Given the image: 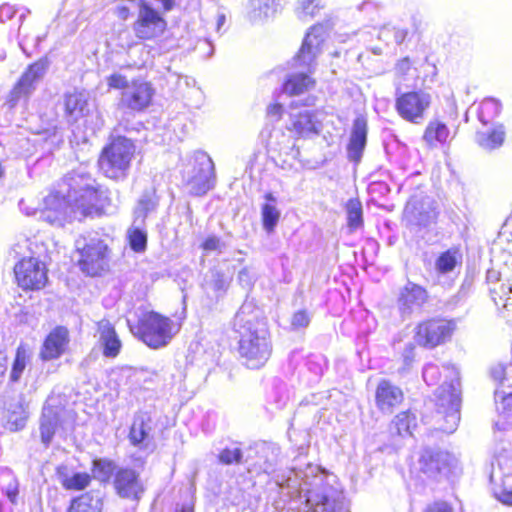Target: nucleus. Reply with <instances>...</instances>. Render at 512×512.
Returning a JSON list of instances; mask_svg holds the SVG:
<instances>
[{
    "mask_svg": "<svg viewBox=\"0 0 512 512\" xmlns=\"http://www.w3.org/2000/svg\"><path fill=\"white\" fill-rule=\"evenodd\" d=\"M452 382L447 386L443 384L436 390L438 414L444 416L445 424L440 429L445 433H453L460 421L461 392L459 371L446 367Z\"/></svg>",
    "mask_w": 512,
    "mask_h": 512,
    "instance_id": "1a4fd4ad",
    "label": "nucleus"
},
{
    "mask_svg": "<svg viewBox=\"0 0 512 512\" xmlns=\"http://www.w3.org/2000/svg\"><path fill=\"white\" fill-rule=\"evenodd\" d=\"M30 357L31 353L29 348L24 344H20L17 347L15 359L10 372V380L12 382H17L20 380L27 363L30 361Z\"/></svg>",
    "mask_w": 512,
    "mask_h": 512,
    "instance_id": "ea45409f",
    "label": "nucleus"
},
{
    "mask_svg": "<svg viewBox=\"0 0 512 512\" xmlns=\"http://www.w3.org/2000/svg\"><path fill=\"white\" fill-rule=\"evenodd\" d=\"M504 130L501 126L497 127L490 133L478 132L476 134V142L485 149H495L500 147L504 142Z\"/></svg>",
    "mask_w": 512,
    "mask_h": 512,
    "instance_id": "a19ab883",
    "label": "nucleus"
},
{
    "mask_svg": "<svg viewBox=\"0 0 512 512\" xmlns=\"http://www.w3.org/2000/svg\"><path fill=\"white\" fill-rule=\"evenodd\" d=\"M67 197L72 204L76 219L99 216L110 203L108 192L103 189L85 168H78L63 180Z\"/></svg>",
    "mask_w": 512,
    "mask_h": 512,
    "instance_id": "20e7f679",
    "label": "nucleus"
},
{
    "mask_svg": "<svg viewBox=\"0 0 512 512\" xmlns=\"http://www.w3.org/2000/svg\"><path fill=\"white\" fill-rule=\"evenodd\" d=\"M151 431L150 418L143 414H136L129 432V440L132 445H145Z\"/></svg>",
    "mask_w": 512,
    "mask_h": 512,
    "instance_id": "473e14b6",
    "label": "nucleus"
},
{
    "mask_svg": "<svg viewBox=\"0 0 512 512\" xmlns=\"http://www.w3.org/2000/svg\"><path fill=\"white\" fill-rule=\"evenodd\" d=\"M265 199L269 203H265L261 207L262 225L267 233H272L278 224L281 212L276 207V198L272 193H267Z\"/></svg>",
    "mask_w": 512,
    "mask_h": 512,
    "instance_id": "f704fd0d",
    "label": "nucleus"
},
{
    "mask_svg": "<svg viewBox=\"0 0 512 512\" xmlns=\"http://www.w3.org/2000/svg\"><path fill=\"white\" fill-rule=\"evenodd\" d=\"M506 367L503 365H497L492 368L491 375L494 380L498 381L500 384L504 385L507 382L506 378Z\"/></svg>",
    "mask_w": 512,
    "mask_h": 512,
    "instance_id": "052dcab7",
    "label": "nucleus"
},
{
    "mask_svg": "<svg viewBox=\"0 0 512 512\" xmlns=\"http://www.w3.org/2000/svg\"><path fill=\"white\" fill-rule=\"evenodd\" d=\"M69 331L64 326L55 327L45 338L40 349L39 357L43 361L60 358L69 344Z\"/></svg>",
    "mask_w": 512,
    "mask_h": 512,
    "instance_id": "4be33fe9",
    "label": "nucleus"
},
{
    "mask_svg": "<svg viewBox=\"0 0 512 512\" xmlns=\"http://www.w3.org/2000/svg\"><path fill=\"white\" fill-rule=\"evenodd\" d=\"M316 100V96L308 94L303 99H293L288 105L289 125L287 128L298 137L309 138L318 135L321 131L320 112L313 109Z\"/></svg>",
    "mask_w": 512,
    "mask_h": 512,
    "instance_id": "6e6552de",
    "label": "nucleus"
},
{
    "mask_svg": "<svg viewBox=\"0 0 512 512\" xmlns=\"http://www.w3.org/2000/svg\"><path fill=\"white\" fill-rule=\"evenodd\" d=\"M347 215V226L351 232L363 226V209L359 199H349L345 205Z\"/></svg>",
    "mask_w": 512,
    "mask_h": 512,
    "instance_id": "e433bc0d",
    "label": "nucleus"
},
{
    "mask_svg": "<svg viewBox=\"0 0 512 512\" xmlns=\"http://www.w3.org/2000/svg\"><path fill=\"white\" fill-rule=\"evenodd\" d=\"M115 471V464L108 459H96L93 461L94 476L102 481L108 480Z\"/></svg>",
    "mask_w": 512,
    "mask_h": 512,
    "instance_id": "09e8293b",
    "label": "nucleus"
},
{
    "mask_svg": "<svg viewBox=\"0 0 512 512\" xmlns=\"http://www.w3.org/2000/svg\"><path fill=\"white\" fill-rule=\"evenodd\" d=\"M17 10L10 4H3L0 6V22H6L12 19Z\"/></svg>",
    "mask_w": 512,
    "mask_h": 512,
    "instance_id": "bf43d9fd",
    "label": "nucleus"
},
{
    "mask_svg": "<svg viewBox=\"0 0 512 512\" xmlns=\"http://www.w3.org/2000/svg\"><path fill=\"white\" fill-rule=\"evenodd\" d=\"M429 300L428 291L419 284L412 281L399 289L397 295V308L402 318H409L415 313L422 311V308Z\"/></svg>",
    "mask_w": 512,
    "mask_h": 512,
    "instance_id": "aec40b11",
    "label": "nucleus"
},
{
    "mask_svg": "<svg viewBox=\"0 0 512 512\" xmlns=\"http://www.w3.org/2000/svg\"><path fill=\"white\" fill-rule=\"evenodd\" d=\"M310 323V316L305 310L295 312L291 319L293 329L306 328Z\"/></svg>",
    "mask_w": 512,
    "mask_h": 512,
    "instance_id": "6e6d98bb",
    "label": "nucleus"
},
{
    "mask_svg": "<svg viewBox=\"0 0 512 512\" xmlns=\"http://www.w3.org/2000/svg\"><path fill=\"white\" fill-rule=\"evenodd\" d=\"M243 452L238 443H232L223 448L218 454V460L224 465L239 464L242 460Z\"/></svg>",
    "mask_w": 512,
    "mask_h": 512,
    "instance_id": "49530a36",
    "label": "nucleus"
},
{
    "mask_svg": "<svg viewBox=\"0 0 512 512\" xmlns=\"http://www.w3.org/2000/svg\"><path fill=\"white\" fill-rule=\"evenodd\" d=\"M416 207L412 205L411 203H408V205L405 208V213L407 215L411 214L413 218L415 219L416 224L421 226H426L430 221L434 218L435 214L433 211H428L425 213L419 212L416 213Z\"/></svg>",
    "mask_w": 512,
    "mask_h": 512,
    "instance_id": "3c124183",
    "label": "nucleus"
},
{
    "mask_svg": "<svg viewBox=\"0 0 512 512\" xmlns=\"http://www.w3.org/2000/svg\"><path fill=\"white\" fill-rule=\"evenodd\" d=\"M496 399L501 397V401L497 406L498 411L505 417H512V393L502 395L499 390L495 391Z\"/></svg>",
    "mask_w": 512,
    "mask_h": 512,
    "instance_id": "603ef678",
    "label": "nucleus"
},
{
    "mask_svg": "<svg viewBox=\"0 0 512 512\" xmlns=\"http://www.w3.org/2000/svg\"><path fill=\"white\" fill-rule=\"evenodd\" d=\"M456 328L452 320L432 318L420 322L415 328L414 340L425 348H435L450 340Z\"/></svg>",
    "mask_w": 512,
    "mask_h": 512,
    "instance_id": "dca6fc26",
    "label": "nucleus"
},
{
    "mask_svg": "<svg viewBox=\"0 0 512 512\" xmlns=\"http://www.w3.org/2000/svg\"><path fill=\"white\" fill-rule=\"evenodd\" d=\"M114 487L120 497L133 501H139L145 492L139 473L128 467L119 468L115 472Z\"/></svg>",
    "mask_w": 512,
    "mask_h": 512,
    "instance_id": "412c9836",
    "label": "nucleus"
},
{
    "mask_svg": "<svg viewBox=\"0 0 512 512\" xmlns=\"http://www.w3.org/2000/svg\"><path fill=\"white\" fill-rule=\"evenodd\" d=\"M375 400L381 412L391 413L403 401V392L391 382L382 380L377 386Z\"/></svg>",
    "mask_w": 512,
    "mask_h": 512,
    "instance_id": "393cba45",
    "label": "nucleus"
},
{
    "mask_svg": "<svg viewBox=\"0 0 512 512\" xmlns=\"http://www.w3.org/2000/svg\"><path fill=\"white\" fill-rule=\"evenodd\" d=\"M423 512H453V507L446 501L438 500L428 504Z\"/></svg>",
    "mask_w": 512,
    "mask_h": 512,
    "instance_id": "4d7b16f0",
    "label": "nucleus"
},
{
    "mask_svg": "<svg viewBox=\"0 0 512 512\" xmlns=\"http://www.w3.org/2000/svg\"><path fill=\"white\" fill-rule=\"evenodd\" d=\"M238 282L246 289H250L256 281V273L251 267H243L238 273Z\"/></svg>",
    "mask_w": 512,
    "mask_h": 512,
    "instance_id": "864d4df0",
    "label": "nucleus"
},
{
    "mask_svg": "<svg viewBox=\"0 0 512 512\" xmlns=\"http://www.w3.org/2000/svg\"><path fill=\"white\" fill-rule=\"evenodd\" d=\"M32 253L29 257L22 258L14 267L18 285L24 290H40L45 287L48 276L45 262L41 259L37 242H29Z\"/></svg>",
    "mask_w": 512,
    "mask_h": 512,
    "instance_id": "9b49d317",
    "label": "nucleus"
},
{
    "mask_svg": "<svg viewBox=\"0 0 512 512\" xmlns=\"http://www.w3.org/2000/svg\"><path fill=\"white\" fill-rule=\"evenodd\" d=\"M190 165L191 169L184 175L189 192L195 196H202L215 185L214 162L206 152L196 151L191 157Z\"/></svg>",
    "mask_w": 512,
    "mask_h": 512,
    "instance_id": "f8f14e48",
    "label": "nucleus"
},
{
    "mask_svg": "<svg viewBox=\"0 0 512 512\" xmlns=\"http://www.w3.org/2000/svg\"><path fill=\"white\" fill-rule=\"evenodd\" d=\"M0 490L11 503H16L18 496V481L8 468H0Z\"/></svg>",
    "mask_w": 512,
    "mask_h": 512,
    "instance_id": "58836bf2",
    "label": "nucleus"
},
{
    "mask_svg": "<svg viewBox=\"0 0 512 512\" xmlns=\"http://www.w3.org/2000/svg\"><path fill=\"white\" fill-rule=\"evenodd\" d=\"M26 424V416L20 415L15 420H12V417L8 419V425L11 430H19L22 429Z\"/></svg>",
    "mask_w": 512,
    "mask_h": 512,
    "instance_id": "e2e57ef3",
    "label": "nucleus"
},
{
    "mask_svg": "<svg viewBox=\"0 0 512 512\" xmlns=\"http://www.w3.org/2000/svg\"><path fill=\"white\" fill-rule=\"evenodd\" d=\"M110 88L121 89L119 105L134 112L145 110L152 102L155 90L153 86L143 79L127 78L119 73H114L107 78Z\"/></svg>",
    "mask_w": 512,
    "mask_h": 512,
    "instance_id": "0eeeda50",
    "label": "nucleus"
},
{
    "mask_svg": "<svg viewBox=\"0 0 512 512\" xmlns=\"http://www.w3.org/2000/svg\"><path fill=\"white\" fill-rule=\"evenodd\" d=\"M418 463L420 471L435 481L448 479L459 472V460L447 451L424 449Z\"/></svg>",
    "mask_w": 512,
    "mask_h": 512,
    "instance_id": "ddd939ff",
    "label": "nucleus"
},
{
    "mask_svg": "<svg viewBox=\"0 0 512 512\" xmlns=\"http://www.w3.org/2000/svg\"><path fill=\"white\" fill-rule=\"evenodd\" d=\"M233 330L239 336L238 350L250 369L265 365L272 353V343L262 311L252 300H245L235 314Z\"/></svg>",
    "mask_w": 512,
    "mask_h": 512,
    "instance_id": "f03ea898",
    "label": "nucleus"
},
{
    "mask_svg": "<svg viewBox=\"0 0 512 512\" xmlns=\"http://www.w3.org/2000/svg\"><path fill=\"white\" fill-rule=\"evenodd\" d=\"M102 497L99 492H86L72 499L67 512H101Z\"/></svg>",
    "mask_w": 512,
    "mask_h": 512,
    "instance_id": "c85d7f7f",
    "label": "nucleus"
},
{
    "mask_svg": "<svg viewBox=\"0 0 512 512\" xmlns=\"http://www.w3.org/2000/svg\"><path fill=\"white\" fill-rule=\"evenodd\" d=\"M275 12V0H250L247 7V16L253 23L262 22L272 17Z\"/></svg>",
    "mask_w": 512,
    "mask_h": 512,
    "instance_id": "2f4dec72",
    "label": "nucleus"
},
{
    "mask_svg": "<svg viewBox=\"0 0 512 512\" xmlns=\"http://www.w3.org/2000/svg\"><path fill=\"white\" fill-rule=\"evenodd\" d=\"M262 453L266 457L263 471L272 476L275 485L286 490L291 498H306L305 512H349L342 491L327 483L326 475L318 466L307 464L304 470L290 468L277 470L280 449L274 444L264 445Z\"/></svg>",
    "mask_w": 512,
    "mask_h": 512,
    "instance_id": "f257e3e1",
    "label": "nucleus"
},
{
    "mask_svg": "<svg viewBox=\"0 0 512 512\" xmlns=\"http://www.w3.org/2000/svg\"><path fill=\"white\" fill-rule=\"evenodd\" d=\"M38 24H20L18 29L19 46L23 53L31 56L38 50L40 42L46 37V32L39 33Z\"/></svg>",
    "mask_w": 512,
    "mask_h": 512,
    "instance_id": "bb28decb",
    "label": "nucleus"
},
{
    "mask_svg": "<svg viewBox=\"0 0 512 512\" xmlns=\"http://www.w3.org/2000/svg\"><path fill=\"white\" fill-rule=\"evenodd\" d=\"M417 426L416 416L410 411H403L397 414L389 425L391 434L398 436H410Z\"/></svg>",
    "mask_w": 512,
    "mask_h": 512,
    "instance_id": "72a5a7b5",
    "label": "nucleus"
},
{
    "mask_svg": "<svg viewBox=\"0 0 512 512\" xmlns=\"http://www.w3.org/2000/svg\"><path fill=\"white\" fill-rule=\"evenodd\" d=\"M167 22L161 13L146 1L139 3L137 18L132 25L135 36L140 40H154L166 30Z\"/></svg>",
    "mask_w": 512,
    "mask_h": 512,
    "instance_id": "6ab92c4d",
    "label": "nucleus"
},
{
    "mask_svg": "<svg viewBox=\"0 0 512 512\" xmlns=\"http://www.w3.org/2000/svg\"><path fill=\"white\" fill-rule=\"evenodd\" d=\"M39 218L54 226H63L66 222L76 219L67 197V186L62 184L59 191L51 192L44 198Z\"/></svg>",
    "mask_w": 512,
    "mask_h": 512,
    "instance_id": "2eb2a0df",
    "label": "nucleus"
},
{
    "mask_svg": "<svg viewBox=\"0 0 512 512\" xmlns=\"http://www.w3.org/2000/svg\"><path fill=\"white\" fill-rule=\"evenodd\" d=\"M135 150L130 139L123 136L112 138L98 160L101 172L110 179H124L128 175Z\"/></svg>",
    "mask_w": 512,
    "mask_h": 512,
    "instance_id": "423d86ee",
    "label": "nucleus"
},
{
    "mask_svg": "<svg viewBox=\"0 0 512 512\" xmlns=\"http://www.w3.org/2000/svg\"><path fill=\"white\" fill-rule=\"evenodd\" d=\"M327 37L326 27L313 25L306 33L302 46L294 57V65L306 71L287 75L281 86V93L290 97H300L315 88V80L309 74L315 67V60L322 52V45Z\"/></svg>",
    "mask_w": 512,
    "mask_h": 512,
    "instance_id": "7ed1b4c3",
    "label": "nucleus"
},
{
    "mask_svg": "<svg viewBox=\"0 0 512 512\" xmlns=\"http://www.w3.org/2000/svg\"><path fill=\"white\" fill-rule=\"evenodd\" d=\"M57 474L61 485L66 490L80 491L91 482V476L86 472L69 473L66 467H58Z\"/></svg>",
    "mask_w": 512,
    "mask_h": 512,
    "instance_id": "7c9ffc66",
    "label": "nucleus"
},
{
    "mask_svg": "<svg viewBox=\"0 0 512 512\" xmlns=\"http://www.w3.org/2000/svg\"><path fill=\"white\" fill-rule=\"evenodd\" d=\"M267 113L271 117H275L278 120L283 113V106L280 103L270 104L267 108Z\"/></svg>",
    "mask_w": 512,
    "mask_h": 512,
    "instance_id": "0e129e2a",
    "label": "nucleus"
},
{
    "mask_svg": "<svg viewBox=\"0 0 512 512\" xmlns=\"http://www.w3.org/2000/svg\"><path fill=\"white\" fill-rule=\"evenodd\" d=\"M87 96L84 92L73 91L64 95L63 106L69 121L75 122L85 115L87 110Z\"/></svg>",
    "mask_w": 512,
    "mask_h": 512,
    "instance_id": "cd10ccee",
    "label": "nucleus"
},
{
    "mask_svg": "<svg viewBox=\"0 0 512 512\" xmlns=\"http://www.w3.org/2000/svg\"><path fill=\"white\" fill-rule=\"evenodd\" d=\"M368 189L371 194H377L380 196H384L390 192L388 184L383 181H372L369 184Z\"/></svg>",
    "mask_w": 512,
    "mask_h": 512,
    "instance_id": "13d9d810",
    "label": "nucleus"
},
{
    "mask_svg": "<svg viewBox=\"0 0 512 512\" xmlns=\"http://www.w3.org/2000/svg\"><path fill=\"white\" fill-rule=\"evenodd\" d=\"M50 66L48 57H42L27 66L6 98V104L14 108L20 104L26 105L43 80Z\"/></svg>",
    "mask_w": 512,
    "mask_h": 512,
    "instance_id": "9d476101",
    "label": "nucleus"
},
{
    "mask_svg": "<svg viewBox=\"0 0 512 512\" xmlns=\"http://www.w3.org/2000/svg\"><path fill=\"white\" fill-rule=\"evenodd\" d=\"M501 104L494 98L484 99L477 108L478 120L483 125L491 123L500 113Z\"/></svg>",
    "mask_w": 512,
    "mask_h": 512,
    "instance_id": "4c0bfd02",
    "label": "nucleus"
},
{
    "mask_svg": "<svg viewBox=\"0 0 512 512\" xmlns=\"http://www.w3.org/2000/svg\"><path fill=\"white\" fill-rule=\"evenodd\" d=\"M449 136L450 130L447 125L438 119H434L426 126L422 139L429 147H437L445 144Z\"/></svg>",
    "mask_w": 512,
    "mask_h": 512,
    "instance_id": "c756f323",
    "label": "nucleus"
},
{
    "mask_svg": "<svg viewBox=\"0 0 512 512\" xmlns=\"http://www.w3.org/2000/svg\"><path fill=\"white\" fill-rule=\"evenodd\" d=\"M76 247L81 255L79 266L84 273L89 276H97L106 269L109 248L104 240L91 238L85 242V239H77Z\"/></svg>",
    "mask_w": 512,
    "mask_h": 512,
    "instance_id": "4468645a",
    "label": "nucleus"
},
{
    "mask_svg": "<svg viewBox=\"0 0 512 512\" xmlns=\"http://www.w3.org/2000/svg\"><path fill=\"white\" fill-rule=\"evenodd\" d=\"M228 282L223 278L222 275L217 274L216 279L213 282V288L217 291H225L228 288Z\"/></svg>",
    "mask_w": 512,
    "mask_h": 512,
    "instance_id": "338daca9",
    "label": "nucleus"
},
{
    "mask_svg": "<svg viewBox=\"0 0 512 512\" xmlns=\"http://www.w3.org/2000/svg\"><path fill=\"white\" fill-rule=\"evenodd\" d=\"M414 344L408 343L405 346L404 352H403V359L405 365H410V363L413 361L414 358Z\"/></svg>",
    "mask_w": 512,
    "mask_h": 512,
    "instance_id": "69168bd1",
    "label": "nucleus"
},
{
    "mask_svg": "<svg viewBox=\"0 0 512 512\" xmlns=\"http://www.w3.org/2000/svg\"><path fill=\"white\" fill-rule=\"evenodd\" d=\"M97 330L103 355L107 358L117 357L121 351L122 343L114 326L109 320L102 319L97 323Z\"/></svg>",
    "mask_w": 512,
    "mask_h": 512,
    "instance_id": "a878e982",
    "label": "nucleus"
},
{
    "mask_svg": "<svg viewBox=\"0 0 512 512\" xmlns=\"http://www.w3.org/2000/svg\"><path fill=\"white\" fill-rule=\"evenodd\" d=\"M411 66H412V64H411L410 59L407 57L403 58L397 62L396 66H395V72L399 76H405L410 71Z\"/></svg>",
    "mask_w": 512,
    "mask_h": 512,
    "instance_id": "680f3d73",
    "label": "nucleus"
},
{
    "mask_svg": "<svg viewBox=\"0 0 512 512\" xmlns=\"http://www.w3.org/2000/svg\"><path fill=\"white\" fill-rule=\"evenodd\" d=\"M129 245L134 252L141 253L147 247V233L140 226L132 227L127 232Z\"/></svg>",
    "mask_w": 512,
    "mask_h": 512,
    "instance_id": "a18cd8bd",
    "label": "nucleus"
},
{
    "mask_svg": "<svg viewBox=\"0 0 512 512\" xmlns=\"http://www.w3.org/2000/svg\"><path fill=\"white\" fill-rule=\"evenodd\" d=\"M115 14L118 16V18L122 19V20H126L128 19L129 15H130V10L128 7L126 6H117L116 9H115Z\"/></svg>",
    "mask_w": 512,
    "mask_h": 512,
    "instance_id": "774afa93",
    "label": "nucleus"
},
{
    "mask_svg": "<svg viewBox=\"0 0 512 512\" xmlns=\"http://www.w3.org/2000/svg\"><path fill=\"white\" fill-rule=\"evenodd\" d=\"M325 6L323 0H299L296 7L297 17L302 21L314 18Z\"/></svg>",
    "mask_w": 512,
    "mask_h": 512,
    "instance_id": "79ce46f5",
    "label": "nucleus"
},
{
    "mask_svg": "<svg viewBox=\"0 0 512 512\" xmlns=\"http://www.w3.org/2000/svg\"><path fill=\"white\" fill-rule=\"evenodd\" d=\"M432 103V97L423 90L399 93L395 99V109L399 116L413 124H421Z\"/></svg>",
    "mask_w": 512,
    "mask_h": 512,
    "instance_id": "f3484780",
    "label": "nucleus"
},
{
    "mask_svg": "<svg viewBox=\"0 0 512 512\" xmlns=\"http://www.w3.org/2000/svg\"><path fill=\"white\" fill-rule=\"evenodd\" d=\"M290 399L288 389L284 383H276L269 394V403L274 404L277 409H282L286 406Z\"/></svg>",
    "mask_w": 512,
    "mask_h": 512,
    "instance_id": "de8ad7c7",
    "label": "nucleus"
},
{
    "mask_svg": "<svg viewBox=\"0 0 512 512\" xmlns=\"http://www.w3.org/2000/svg\"><path fill=\"white\" fill-rule=\"evenodd\" d=\"M157 206V202L154 199L153 194L144 193L138 201V204L134 210V224H143L148 213L154 211Z\"/></svg>",
    "mask_w": 512,
    "mask_h": 512,
    "instance_id": "37998d69",
    "label": "nucleus"
},
{
    "mask_svg": "<svg viewBox=\"0 0 512 512\" xmlns=\"http://www.w3.org/2000/svg\"><path fill=\"white\" fill-rule=\"evenodd\" d=\"M180 327V323L152 311L144 314L131 331L148 347L160 349L171 342Z\"/></svg>",
    "mask_w": 512,
    "mask_h": 512,
    "instance_id": "39448f33",
    "label": "nucleus"
},
{
    "mask_svg": "<svg viewBox=\"0 0 512 512\" xmlns=\"http://www.w3.org/2000/svg\"><path fill=\"white\" fill-rule=\"evenodd\" d=\"M305 366L312 373L313 380L317 381L326 367V359L323 355H311L307 358Z\"/></svg>",
    "mask_w": 512,
    "mask_h": 512,
    "instance_id": "8fccbe9b",
    "label": "nucleus"
},
{
    "mask_svg": "<svg viewBox=\"0 0 512 512\" xmlns=\"http://www.w3.org/2000/svg\"><path fill=\"white\" fill-rule=\"evenodd\" d=\"M446 367L454 368L458 371V369L453 365H443L442 367H439L436 364L429 363L425 365L423 368V379L428 385H435L437 384L441 377H444L443 382L440 384L439 387H441L443 384H446V387L452 382L451 377L449 376V373L445 371Z\"/></svg>",
    "mask_w": 512,
    "mask_h": 512,
    "instance_id": "c9c22d12",
    "label": "nucleus"
},
{
    "mask_svg": "<svg viewBox=\"0 0 512 512\" xmlns=\"http://www.w3.org/2000/svg\"><path fill=\"white\" fill-rule=\"evenodd\" d=\"M461 255L457 249L443 252L436 260V269L442 274L451 272L460 261Z\"/></svg>",
    "mask_w": 512,
    "mask_h": 512,
    "instance_id": "c03bdc74",
    "label": "nucleus"
},
{
    "mask_svg": "<svg viewBox=\"0 0 512 512\" xmlns=\"http://www.w3.org/2000/svg\"><path fill=\"white\" fill-rule=\"evenodd\" d=\"M61 408L54 406L50 400L43 407L39 421V431L42 444L47 448L59 427Z\"/></svg>",
    "mask_w": 512,
    "mask_h": 512,
    "instance_id": "b1692460",
    "label": "nucleus"
},
{
    "mask_svg": "<svg viewBox=\"0 0 512 512\" xmlns=\"http://www.w3.org/2000/svg\"><path fill=\"white\" fill-rule=\"evenodd\" d=\"M201 247L206 252L222 253L226 246L225 243L218 236L211 235L204 240Z\"/></svg>",
    "mask_w": 512,
    "mask_h": 512,
    "instance_id": "5fc2aeb1",
    "label": "nucleus"
},
{
    "mask_svg": "<svg viewBox=\"0 0 512 512\" xmlns=\"http://www.w3.org/2000/svg\"><path fill=\"white\" fill-rule=\"evenodd\" d=\"M367 120L364 116L354 119L347 145V157L354 163L360 162L367 142Z\"/></svg>",
    "mask_w": 512,
    "mask_h": 512,
    "instance_id": "5701e85b",
    "label": "nucleus"
},
{
    "mask_svg": "<svg viewBox=\"0 0 512 512\" xmlns=\"http://www.w3.org/2000/svg\"><path fill=\"white\" fill-rule=\"evenodd\" d=\"M490 481L495 497L505 505H512V456L506 452L496 455L491 465Z\"/></svg>",
    "mask_w": 512,
    "mask_h": 512,
    "instance_id": "a211bd4d",
    "label": "nucleus"
}]
</instances>
